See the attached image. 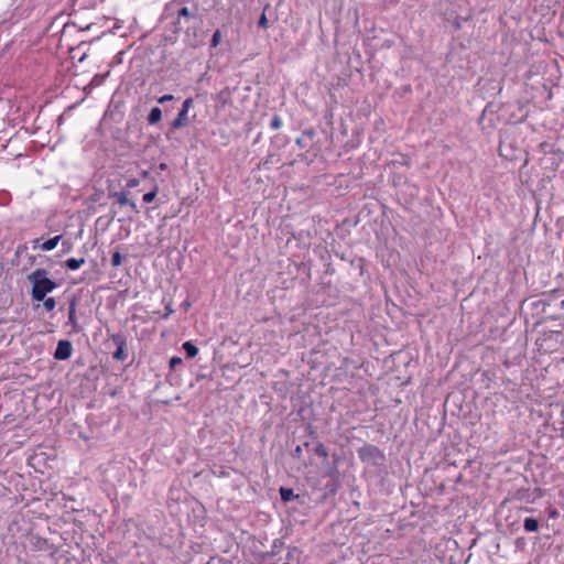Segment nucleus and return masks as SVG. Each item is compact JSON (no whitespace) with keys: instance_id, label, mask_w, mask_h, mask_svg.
<instances>
[{"instance_id":"nucleus-3","label":"nucleus","mask_w":564,"mask_h":564,"mask_svg":"<svg viewBox=\"0 0 564 564\" xmlns=\"http://www.w3.org/2000/svg\"><path fill=\"white\" fill-rule=\"evenodd\" d=\"M197 19V10H189L187 7H181L176 10V19L173 22L174 33H178L183 29V24H188L192 20Z\"/></svg>"},{"instance_id":"nucleus-18","label":"nucleus","mask_w":564,"mask_h":564,"mask_svg":"<svg viewBox=\"0 0 564 564\" xmlns=\"http://www.w3.org/2000/svg\"><path fill=\"white\" fill-rule=\"evenodd\" d=\"M123 257L119 251H115L111 256V264L117 268L122 263Z\"/></svg>"},{"instance_id":"nucleus-20","label":"nucleus","mask_w":564,"mask_h":564,"mask_svg":"<svg viewBox=\"0 0 564 564\" xmlns=\"http://www.w3.org/2000/svg\"><path fill=\"white\" fill-rule=\"evenodd\" d=\"M156 193H158V187H154L153 191L149 192V193H145L143 195V202L144 203H152L155 197H156Z\"/></svg>"},{"instance_id":"nucleus-8","label":"nucleus","mask_w":564,"mask_h":564,"mask_svg":"<svg viewBox=\"0 0 564 564\" xmlns=\"http://www.w3.org/2000/svg\"><path fill=\"white\" fill-rule=\"evenodd\" d=\"M76 307H77V299L74 296L69 301L68 305V324L72 325L74 332L78 333L80 332V327L77 322L76 317Z\"/></svg>"},{"instance_id":"nucleus-24","label":"nucleus","mask_w":564,"mask_h":564,"mask_svg":"<svg viewBox=\"0 0 564 564\" xmlns=\"http://www.w3.org/2000/svg\"><path fill=\"white\" fill-rule=\"evenodd\" d=\"M139 184H140V181H139L138 178H134V177H133V178H130V180H128V181H127L126 186H127L128 188H134V187H137Z\"/></svg>"},{"instance_id":"nucleus-21","label":"nucleus","mask_w":564,"mask_h":564,"mask_svg":"<svg viewBox=\"0 0 564 564\" xmlns=\"http://www.w3.org/2000/svg\"><path fill=\"white\" fill-rule=\"evenodd\" d=\"M220 39H221L220 31L219 30L215 31L212 36V40H210L212 47H216L219 44Z\"/></svg>"},{"instance_id":"nucleus-2","label":"nucleus","mask_w":564,"mask_h":564,"mask_svg":"<svg viewBox=\"0 0 564 564\" xmlns=\"http://www.w3.org/2000/svg\"><path fill=\"white\" fill-rule=\"evenodd\" d=\"M359 458L367 464L380 466L384 463L386 456L383 452L372 444H365L358 449Z\"/></svg>"},{"instance_id":"nucleus-4","label":"nucleus","mask_w":564,"mask_h":564,"mask_svg":"<svg viewBox=\"0 0 564 564\" xmlns=\"http://www.w3.org/2000/svg\"><path fill=\"white\" fill-rule=\"evenodd\" d=\"M193 98H186L183 101L182 108L178 111L176 118L171 123V130H177L185 127L188 123V110L193 107Z\"/></svg>"},{"instance_id":"nucleus-1","label":"nucleus","mask_w":564,"mask_h":564,"mask_svg":"<svg viewBox=\"0 0 564 564\" xmlns=\"http://www.w3.org/2000/svg\"><path fill=\"white\" fill-rule=\"evenodd\" d=\"M26 280L31 283V297L33 301L41 302L45 296L56 289L57 284L48 278L45 269H36L28 274Z\"/></svg>"},{"instance_id":"nucleus-26","label":"nucleus","mask_w":564,"mask_h":564,"mask_svg":"<svg viewBox=\"0 0 564 564\" xmlns=\"http://www.w3.org/2000/svg\"><path fill=\"white\" fill-rule=\"evenodd\" d=\"M301 455H302V447L299 445L295 447V449L293 452V456L300 458Z\"/></svg>"},{"instance_id":"nucleus-5","label":"nucleus","mask_w":564,"mask_h":564,"mask_svg":"<svg viewBox=\"0 0 564 564\" xmlns=\"http://www.w3.org/2000/svg\"><path fill=\"white\" fill-rule=\"evenodd\" d=\"M110 340L116 345L117 349L113 351L112 357L118 361H124L128 358L126 347L127 337L122 333H116L110 335Z\"/></svg>"},{"instance_id":"nucleus-6","label":"nucleus","mask_w":564,"mask_h":564,"mask_svg":"<svg viewBox=\"0 0 564 564\" xmlns=\"http://www.w3.org/2000/svg\"><path fill=\"white\" fill-rule=\"evenodd\" d=\"M73 352V345L67 339H61L57 343L56 349L54 351V358L57 360H67Z\"/></svg>"},{"instance_id":"nucleus-13","label":"nucleus","mask_w":564,"mask_h":564,"mask_svg":"<svg viewBox=\"0 0 564 564\" xmlns=\"http://www.w3.org/2000/svg\"><path fill=\"white\" fill-rule=\"evenodd\" d=\"M61 239V236H55L53 238H50L45 242L41 245V249L44 251H51L56 248L58 241Z\"/></svg>"},{"instance_id":"nucleus-29","label":"nucleus","mask_w":564,"mask_h":564,"mask_svg":"<svg viewBox=\"0 0 564 564\" xmlns=\"http://www.w3.org/2000/svg\"><path fill=\"white\" fill-rule=\"evenodd\" d=\"M175 7H176V3H175V2H173V3H171V4L167 7V9H173V8H175Z\"/></svg>"},{"instance_id":"nucleus-16","label":"nucleus","mask_w":564,"mask_h":564,"mask_svg":"<svg viewBox=\"0 0 564 564\" xmlns=\"http://www.w3.org/2000/svg\"><path fill=\"white\" fill-rule=\"evenodd\" d=\"M313 451L319 457H323V458L328 457V451L322 443H317Z\"/></svg>"},{"instance_id":"nucleus-25","label":"nucleus","mask_w":564,"mask_h":564,"mask_svg":"<svg viewBox=\"0 0 564 564\" xmlns=\"http://www.w3.org/2000/svg\"><path fill=\"white\" fill-rule=\"evenodd\" d=\"M174 99V96L173 95H163L161 96L159 99H158V102L159 104H164L166 101H171Z\"/></svg>"},{"instance_id":"nucleus-12","label":"nucleus","mask_w":564,"mask_h":564,"mask_svg":"<svg viewBox=\"0 0 564 564\" xmlns=\"http://www.w3.org/2000/svg\"><path fill=\"white\" fill-rule=\"evenodd\" d=\"M183 349L188 358H194L198 354V348L192 341H185Z\"/></svg>"},{"instance_id":"nucleus-11","label":"nucleus","mask_w":564,"mask_h":564,"mask_svg":"<svg viewBox=\"0 0 564 564\" xmlns=\"http://www.w3.org/2000/svg\"><path fill=\"white\" fill-rule=\"evenodd\" d=\"M523 528L527 532H536L539 530V521L534 518H525Z\"/></svg>"},{"instance_id":"nucleus-10","label":"nucleus","mask_w":564,"mask_h":564,"mask_svg":"<svg viewBox=\"0 0 564 564\" xmlns=\"http://www.w3.org/2000/svg\"><path fill=\"white\" fill-rule=\"evenodd\" d=\"M84 263H85L84 258H80V259L69 258L65 261L64 267L67 270L75 271V270L79 269Z\"/></svg>"},{"instance_id":"nucleus-9","label":"nucleus","mask_w":564,"mask_h":564,"mask_svg":"<svg viewBox=\"0 0 564 564\" xmlns=\"http://www.w3.org/2000/svg\"><path fill=\"white\" fill-rule=\"evenodd\" d=\"M161 118H162V110H161V108L153 107L150 110V113L148 116V123L151 124V126H154V124H156L158 122L161 121Z\"/></svg>"},{"instance_id":"nucleus-23","label":"nucleus","mask_w":564,"mask_h":564,"mask_svg":"<svg viewBox=\"0 0 564 564\" xmlns=\"http://www.w3.org/2000/svg\"><path fill=\"white\" fill-rule=\"evenodd\" d=\"M258 25L262 29H267L268 28V19L265 17V13L263 12L260 18H259V21H258Z\"/></svg>"},{"instance_id":"nucleus-14","label":"nucleus","mask_w":564,"mask_h":564,"mask_svg":"<svg viewBox=\"0 0 564 564\" xmlns=\"http://www.w3.org/2000/svg\"><path fill=\"white\" fill-rule=\"evenodd\" d=\"M279 491H280L281 499L284 502L291 501L292 499H294L296 497L294 495L293 489H291V488L281 487Z\"/></svg>"},{"instance_id":"nucleus-15","label":"nucleus","mask_w":564,"mask_h":564,"mask_svg":"<svg viewBox=\"0 0 564 564\" xmlns=\"http://www.w3.org/2000/svg\"><path fill=\"white\" fill-rule=\"evenodd\" d=\"M302 555V551L297 547H291L286 554V558L289 561L297 560L300 562Z\"/></svg>"},{"instance_id":"nucleus-28","label":"nucleus","mask_w":564,"mask_h":564,"mask_svg":"<svg viewBox=\"0 0 564 564\" xmlns=\"http://www.w3.org/2000/svg\"><path fill=\"white\" fill-rule=\"evenodd\" d=\"M549 516H550V518H557L558 517V511L556 509H551L549 511Z\"/></svg>"},{"instance_id":"nucleus-22","label":"nucleus","mask_w":564,"mask_h":564,"mask_svg":"<svg viewBox=\"0 0 564 564\" xmlns=\"http://www.w3.org/2000/svg\"><path fill=\"white\" fill-rule=\"evenodd\" d=\"M183 360L181 357L178 356H173L170 361H169V365H170V368L171 369H175L177 366L182 365Z\"/></svg>"},{"instance_id":"nucleus-17","label":"nucleus","mask_w":564,"mask_h":564,"mask_svg":"<svg viewBox=\"0 0 564 564\" xmlns=\"http://www.w3.org/2000/svg\"><path fill=\"white\" fill-rule=\"evenodd\" d=\"M43 301V307L45 308V311L47 312H51L55 308L56 306V301L54 297H46Z\"/></svg>"},{"instance_id":"nucleus-7","label":"nucleus","mask_w":564,"mask_h":564,"mask_svg":"<svg viewBox=\"0 0 564 564\" xmlns=\"http://www.w3.org/2000/svg\"><path fill=\"white\" fill-rule=\"evenodd\" d=\"M128 195H129V192H124V191L109 193V197L115 198L119 205H121V206L127 205L130 207V209L133 213L138 214L139 213L138 205L135 204V202L130 200L128 198Z\"/></svg>"},{"instance_id":"nucleus-19","label":"nucleus","mask_w":564,"mask_h":564,"mask_svg":"<svg viewBox=\"0 0 564 564\" xmlns=\"http://www.w3.org/2000/svg\"><path fill=\"white\" fill-rule=\"evenodd\" d=\"M282 127V119L280 116L274 115L270 121V128L273 130H278Z\"/></svg>"},{"instance_id":"nucleus-27","label":"nucleus","mask_w":564,"mask_h":564,"mask_svg":"<svg viewBox=\"0 0 564 564\" xmlns=\"http://www.w3.org/2000/svg\"><path fill=\"white\" fill-rule=\"evenodd\" d=\"M172 313H173V310H172L171 305L169 304V305L166 306V312H165V314L163 315V318H167Z\"/></svg>"}]
</instances>
